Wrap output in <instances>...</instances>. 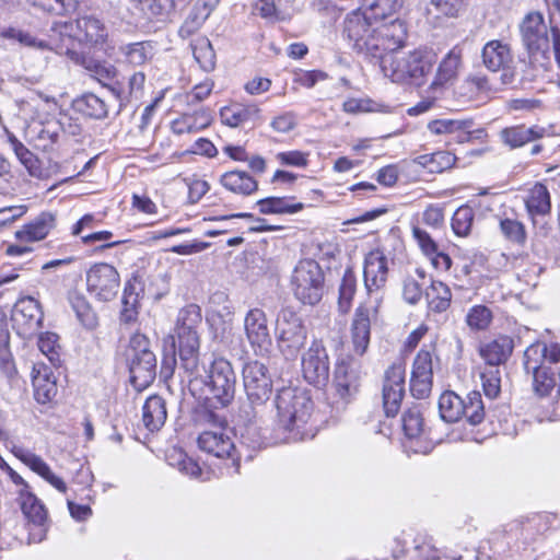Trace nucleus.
Listing matches in <instances>:
<instances>
[{
	"label": "nucleus",
	"mask_w": 560,
	"mask_h": 560,
	"mask_svg": "<svg viewBox=\"0 0 560 560\" xmlns=\"http://www.w3.org/2000/svg\"><path fill=\"white\" fill-rule=\"evenodd\" d=\"M402 0H364L362 9L349 13L343 34L350 46L366 58H382L401 48L407 38L406 23L394 15Z\"/></svg>",
	"instance_id": "nucleus-1"
},
{
	"label": "nucleus",
	"mask_w": 560,
	"mask_h": 560,
	"mask_svg": "<svg viewBox=\"0 0 560 560\" xmlns=\"http://www.w3.org/2000/svg\"><path fill=\"white\" fill-rule=\"evenodd\" d=\"M278 428L282 430L284 442L303 441L313 436L306 425L313 410V401L303 389L281 388L276 396Z\"/></svg>",
	"instance_id": "nucleus-2"
},
{
	"label": "nucleus",
	"mask_w": 560,
	"mask_h": 560,
	"mask_svg": "<svg viewBox=\"0 0 560 560\" xmlns=\"http://www.w3.org/2000/svg\"><path fill=\"white\" fill-rule=\"evenodd\" d=\"M107 37V27L102 20L93 14L52 24L51 43L57 48L58 55L70 56L72 54H80L77 50L78 45H103Z\"/></svg>",
	"instance_id": "nucleus-3"
},
{
	"label": "nucleus",
	"mask_w": 560,
	"mask_h": 560,
	"mask_svg": "<svg viewBox=\"0 0 560 560\" xmlns=\"http://www.w3.org/2000/svg\"><path fill=\"white\" fill-rule=\"evenodd\" d=\"M560 361V346L535 342L524 352V369L533 375V389L539 397L548 396L558 386L560 396V368L552 366Z\"/></svg>",
	"instance_id": "nucleus-4"
},
{
	"label": "nucleus",
	"mask_w": 560,
	"mask_h": 560,
	"mask_svg": "<svg viewBox=\"0 0 560 560\" xmlns=\"http://www.w3.org/2000/svg\"><path fill=\"white\" fill-rule=\"evenodd\" d=\"M386 55L376 59L381 60L384 74L396 83L421 86L438 63V54L427 47L417 48L401 57H387Z\"/></svg>",
	"instance_id": "nucleus-5"
},
{
	"label": "nucleus",
	"mask_w": 560,
	"mask_h": 560,
	"mask_svg": "<svg viewBox=\"0 0 560 560\" xmlns=\"http://www.w3.org/2000/svg\"><path fill=\"white\" fill-rule=\"evenodd\" d=\"M201 320L200 307L190 304L179 311L175 327L180 368L195 377L200 375L198 328Z\"/></svg>",
	"instance_id": "nucleus-6"
},
{
	"label": "nucleus",
	"mask_w": 560,
	"mask_h": 560,
	"mask_svg": "<svg viewBox=\"0 0 560 560\" xmlns=\"http://www.w3.org/2000/svg\"><path fill=\"white\" fill-rule=\"evenodd\" d=\"M243 386L248 404L241 407L238 418L248 425L260 417V408L272 393V380L268 368L259 361L247 362L243 368Z\"/></svg>",
	"instance_id": "nucleus-7"
},
{
	"label": "nucleus",
	"mask_w": 560,
	"mask_h": 560,
	"mask_svg": "<svg viewBox=\"0 0 560 560\" xmlns=\"http://www.w3.org/2000/svg\"><path fill=\"white\" fill-rule=\"evenodd\" d=\"M126 357L130 383L137 390L145 389L156 376V357L151 350L148 337L139 332L132 335Z\"/></svg>",
	"instance_id": "nucleus-8"
},
{
	"label": "nucleus",
	"mask_w": 560,
	"mask_h": 560,
	"mask_svg": "<svg viewBox=\"0 0 560 560\" xmlns=\"http://www.w3.org/2000/svg\"><path fill=\"white\" fill-rule=\"evenodd\" d=\"M383 298L381 295L368 298L361 303L354 314L350 326V340L352 351L358 357H363L370 345L371 327L381 319V306Z\"/></svg>",
	"instance_id": "nucleus-9"
},
{
	"label": "nucleus",
	"mask_w": 560,
	"mask_h": 560,
	"mask_svg": "<svg viewBox=\"0 0 560 560\" xmlns=\"http://www.w3.org/2000/svg\"><path fill=\"white\" fill-rule=\"evenodd\" d=\"M361 363L351 354L337 360L332 373L330 399L337 407L348 405L359 392Z\"/></svg>",
	"instance_id": "nucleus-10"
},
{
	"label": "nucleus",
	"mask_w": 560,
	"mask_h": 560,
	"mask_svg": "<svg viewBox=\"0 0 560 560\" xmlns=\"http://www.w3.org/2000/svg\"><path fill=\"white\" fill-rule=\"evenodd\" d=\"M291 284L299 301L308 305L317 304L324 292V273L318 262L313 259L300 260L293 270Z\"/></svg>",
	"instance_id": "nucleus-11"
},
{
	"label": "nucleus",
	"mask_w": 560,
	"mask_h": 560,
	"mask_svg": "<svg viewBox=\"0 0 560 560\" xmlns=\"http://www.w3.org/2000/svg\"><path fill=\"white\" fill-rule=\"evenodd\" d=\"M276 336L281 354L287 360H295L306 342L307 329L296 313L285 308L278 315Z\"/></svg>",
	"instance_id": "nucleus-12"
},
{
	"label": "nucleus",
	"mask_w": 560,
	"mask_h": 560,
	"mask_svg": "<svg viewBox=\"0 0 560 560\" xmlns=\"http://www.w3.org/2000/svg\"><path fill=\"white\" fill-rule=\"evenodd\" d=\"M205 418L210 423L211 428L199 434L197 440L199 448L219 458H231L232 464L235 466V471L237 472L240 459L235 458L233 455L235 446L228 433L223 419L211 411L206 412Z\"/></svg>",
	"instance_id": "nucleus-13"
},
{
	"label": "nucleus",
	"mask_w": 560,
	"mask_h": 560,
	"mask_svg": "<svg viewBox=\"0 0 560 560\" xmlns=\"http://www.w3.org/2000/svg\"><path fill=\"white\" fill-rule=\"evenodd\" d=\"M236 376L231 363L223 359H215L207 375L206 386L209 388L213 399L219 406H229L235 396Z\"/></svg>",
	"instance_id": "nucleus-14"
},
{
	"label": "nucleus",
	"mask_w": 560,
	"mask_h": 560,
	"mask_svg": "<svg viewBox=\"0 0 560 560\" xmlns=\"http://www.w3.org/2000/svg\"><path fill=\"white\" fill-rule=\"evenodd\" d=\"M301 371L304 380L318 388L327 385L330 361L327 349L320 339H314L301 355Z\"/></svg>",
	"instance_id": "nucleus-15"
},
{
	"label": "nucleus",
	"mask_w": 560,
	"mask_h": 560,
	"mask_svg": "<svg viewBox=\"0 0 560 560\" xmlns=\"http://www.w3.org/2000/svg\"><path fill=\"white\" fill-rule=\"evenodd\" d=\"M120 277L109 264H95L86 272L88 291L100 301L113 300L119 290Z\"/></svg>",
	"instance_id": "nucleus-16"
},
{
	"label": "nucleus",
	"mask_w": 560,
	"mask_h": 560,
	"mask_svg": "<svg viewBox=\"0 0 560 560\" xmlns=\"http://www.w3.org/2000/svg\"><path fill=\"white\" fill-rule=\"evenodd\" d=\"M72 62L81 66L93 79L107 88L115 96H124L125 86L116 81L117 69L107 61H102L83 52L67 56Z\"/></svg>",
	"instance_id": "nucleus-17"
},
{
	"label": "nucleus",
	"mask_w": 560,
	"mask_h": 560,
	"mask_svg": "<svg viewBox=\"0 0 560 560\" xmlns=\"http://www.w3.org/2000/svg\"><path fill=\"white\" fill-rule=\"evenodd\" d=\"M395 560H438L439 552L425 534H405L395 540L393 548Z\"/></svg>",
	"instance_id": "nucleus-18"
},
{
	"label": "nucleus",
	"mask_w": 560,
	"mask_h": 560,
	"mask_svg": "<svg viewBox=\"0 0 560 560\" xmlns=\"http://www.w3.org/2000/svg\"><path fill=\"white\" fill-rule=\"evenodd\" d=\"M246 338L256 354L265 355L271 347L267 315L262 308L252 307L244 317Z\"/></svg>",
	"instance_id": "nucleus-19"
},
{
	"label": "nucleus",
	"mask_w": 560,
	"mask_h": 560,
	"mask_svg": "<svg viewBox=\"0 0 560 560\" xmlns=\"http://www.w3.org/2000/svg\"><path fill=\"white\" fill-rule=\"evenodd\" d=\"M433 385V354L428 349H421L412 363L410 376V393L417 399L430 396Z\"/></svg>",
	"instance_id": "nucleus-20"
},
{
	"label": "nucleus",
	"mask_w": 560,
	"mask_h": 560,
	"mask_svg": "<svg viewBox=\"0 0 560 560\" xmlns=\"http://www.w3.org/2000/svg\"><path fill=\"white\" fill-rule=\"evenodd\" d=\"M522 40L530 55L545 54L549 49L548 27L538 12L528 13L520 26Z\"/></svg>",
	"instance_id": "nucleus-21"
},
{
	"label": "nucleus",
	"mask_w": 560,
	"mask_h": 560,
	"mask_svg": "<svg viewBox=\"0 0 560 560\" xmlns=\"http://www.w3.org/2000/svg\"><path fill=\"white\" fill-rule=\"evenodd\" d=\"M43 319V311L34 298L25 296L15 303L12 320L20 335L30 336L36 332L42 327Z\"/></svg>",
	"instance_id": "nucleus-22"
},
{
	"label": "nucleus",
	"mask_w": 560,
	"mask_h": 560,
	"mask_svg": "<svg viewBox=\"0 0 560 560\" xmlns=\"http://www.w3.org/2000/svg\"><path fill=\"white\" fill-rule=\"evenodd\" d=\"M364 285L369 298L381 294V289L385 287L388 276L387 258L380 249L371 250L364 259Z\"/></svg>",
	"instance_id": "nucleus-23"
},
{
	"label": "nucleus",
	"mask_w": 560,
	"mask_h": 560,
	"mask_svg": "<svg viewBox=\"0 0 560 560\" xmlns=\"http://www.w3.org/2000/svg\"><path fill=\"white\" fill-rule=\"evenodd\" d=\"M463 67V49L454 46L438 63L430 90L436 91L452 84Z\"/></svg>",
	"instance_id": "nucleus-24"
},
{
	"label": "nucleus",
	"mask_w": 560,
	"mask_h": 560,
	"mask_svg": "<svg viewBox=\"0 0 560 560\" xmlns=\"http://www.w3.org/2000/svg\"><path fill=\"white\" fill-rule=\"evenodd\" d=\"M524 202L533 224L544 225L551 212V198L547 187L541 183H536L527 190Z\"/></svg>",
	"instance_id": "nucleus-25"
},
{
	"label": "nucleus",
	"mask_w": 560,
	"mask_h": 560,
	"mask_svg": "<svg viewBox=\"0 0 560 560\" xmlns=\"http://www.w3.org/2000/svg\"><path fill=\"white\" fill-rule=\"evenodd\" d=\"M66 120H70V118L67 116L51 117L34 125L32 131L35 133L33 137L35 147L44 151L54 149L63 138Z\"/></svg>",
	"instance_id": "nucleus-26"
},
{
	"label": "nucleus",
	"mask_w": 560,
	"mask_h": 560,
	"mask_svg": "<svg viewBox=\"0 0 560 560\" xmlns=\"http://www.w3.org/2000/svg\"><path fill=\"white\" fill-rule=\"evenodd\" d=\"M34 397L39 404L50 402L58 393L57 381L45 363H35L32 372Z\"/></svg>",
	"instance_id": "nucleus-27"
},
{
	"label": "nucleus",
	"mask_w": 560,
	"mask_h": 560,
	"mask_svg": "<svg viewBox=\"0 0 560 560\" xmlns=\"http://www.w3.org/2000/svg\"><path fill=\"white\" fill-rule=\"evenodd\" d=\"M13 454L55 489L62 493L67 491L66 482L51 471L49 465L40 456L23 447H15Z\"/></svg>",
	"instance_id": "nucleus-28"
},
{
	"label": "nucleus",
	"mask_w": 560,
	"mask_h": 560,
	"mask_svg": "<svg viewBox=\"0 0 560 560\" xmlns=\"http://www.w3.org/2000/svg\"><path fill=\"white\" fill-rule=\"evenodd\" d=\"M481 58L485 67L492 72L505 71L513 61L509 45L497 39L490 40L483 46Z\"/></svg>",
	"instance_id": "nucleus-29"
},
{
	"label": "nucleus",
	"mask_w": 560,
	"mask_h": 560,
	"mask_svg": "<svg viewBox=\"0 0 560 560\" xmlns=\"http://www.w3.org/2000/svg\"><path fill=\"white\" fill-rule=\"evenodd\" d=\"M56 225V217L54 213L44 211L39 213L33 221L25 224L21 230L15 232V236L20 241L37 242L44 240Z\"/></svg>",
	"instance_id": "nucleus-30"
},
{
	"label": "nucleus",
	"mask_w": 560,
	"mask_h": 560,
	"mask_svg": "<svg viewBox=\"0 0 560 560\" xmlns=\"http://www.w3.org/2000/svg\"><path fill=\"white\" fill-rule=\"evenodd\" d=\"M546 129L539 126L526 127L524 125L508 127L501 130V141L510 147L516 149L525 145L527 142L544 137Z\"/></svg>",
	"instance_id": "nucleus-31"
},
{
	"label": "nucleus",
	"mask_w": 560,
	"mask_h": 560,
	"mask_svg": "<svg viewBox=\"0 0 560 560\" xmlns=\"http://www.w3.org/2000/svg\"><path fill=\"white\" fill-rule=\"evenodd\" d=\"M166 418L165 400L159 395L148 397L142 407L144 427L151 432L159 431L164 425Z\"/></svg>",
	"instance_id": "nucleus-32"
},
{
	"label": "nucleus",
	"mask_w": 560,
	"mask_h": 560,
	"mask_svg": "<svg viewBox=\"0 0 560 560\" xmlns=\"http://www.w3.org/2000/svg\"><path fill=\"white\" fill-rule=\"evenodd\" d=\"M472 120L436 119L428 124V129L434 135H454L458 142L469 139Z\"/></svg>",
	"instance_id": "nucleus-33"
},
{
	"label": "nucleus",
	"mask_w": 560,
	"mask_h": 560,
	"mask_svg": "<svg viewBox=\"0 0 560 560\" xmlns=\"http://www.w3.org/2000/svg\"><path fill=\"white\" fill-rule=\"evenodd\" d=\"M512 350V341L508 338H500L482 343L479 347V354L489 368H498L508 360Z\"/></svg>",
	"instance_id": "nucleus-34"
},
{
	"label": "nucleus",
	"mask_w": 560,
	"mask_h": 560,
	"mask_svg": "<svg viewBox=\"0 0 560 560\" xmlns=\"http://www.w3.org/2000/svg\"><path fill=\"white\" fill-rule=\"evenodd\" d=\"M259 107L255 104H233L220 110L221 121L229 127H240L258 118Z\"/></svg>",
	"instance_id": "nucleus-35"
},
{
	"label": "nucleus",
	"mask_w": 560,
	"mask_h": 560,
	"mask_svg": "<svg viewBox=\"0 0 560 560\" xmlns=\"http://www.w3.org/2000/svg\"><path fill=\"white\" fill-rule=\"evenodd\" d=\"M20 497L22 512L33 525L39 528V540H42L43 533L45 532L43 527L47 521V511L32 492L21 490Z\"/></svg>",
	"instance_id": "nucleus-36"
},
{
	"label": "nucleus",
	"mask_w": 560,
	"mask_h": 560,
	"mask_svg": "<svg viewBox=\"0 0 560 560\" xmlns=\"http://www.w3.org/2000/svg\"><path fill=\"white\" fill-rule=\"evenodd\" d=\"M220 183L225 189L242 196H249L258 189V182L248 173L242 171L224 173Z\"/></svg>",
	"instance_id": "nucleus-37"
},
{
	"label": "nucleus",
	"mask_w": 560,
	"mask_h": 560,
	"mask_svg": "<svg viewBox=\"0 0 560 560\" xmlns=\"http://www.w3.org/2000/svg\"><path fill=\"white\" fill-rule=\"evenodd\" d=\"M2 36L7 39L18 42L19 44L38 49V50H52L57 54V48L52 45V27L49 31L47 39H39L27 31L9 27L2 32Z\"/></svg>",
	"instance_id": "nucleus-38"
},
{
	"label": "nucleus",
	"mask_w": 560,
	"mask_h": 560,
	"mask_svg": "<svg viewBox=\"0 0 560 560\" xmlns=\"http://www.w3.org/2000/svg\"><path fill=\"white\" fill-rule=\"evenodd\" d=\"M7 140L20 163L27 170L31 176L38 177L42 174L40 162L12 132L7 130Z\"/></svg>",
	"instance_id": "nucleus-39"
},
{
	"label": "nucleus",
	"mask_w": 560,
	"mask_h": 560,
	"mask_svg": "<svg viewBox=\"0 0 560 560\" xmlns=\"http://www.w3.org/2000/svg\"><path fill=\"white\" fill-rule=\"evenodd\" d=\"M293 197H268L257 202L259 211L264 214H293L304 209L302 202H292Z\"/></svg>",
	"instance_id": "nucleus-40"
},
{
	"label": "nucleus",
	"mask_w": 560,
	"mask_h": 560,
	"mask_svg": "<svg viewBox=\"0 0 560 560\" xmlns=\"http://www.w3.org/2000/svg\"><path fill=\"white\" fill-rule=\"evenodd\" d=\"M439 410L445 422H456L465 413L464 399L454 392H445L440 396Z\"/></svg>",
	"instance_id": "nucleus-41"
},
{
	"label": "nucleus",
	"mask_w": 560,
	"mask_h": 560,
	"mask_svg": "<svg viewBox=\"0 0 560 560\" xmlns=\"http://www.w3.org/2000/svg\"><path fill=\"white\" fill-rule=\"evenodd\" d=\"M429 308L435 313H443L451 306L452 292L442 281H432L427 291Z\"/></svg>",
	"instance_id": "nucleus-42"
},
{
	"label": "nucleus",
	"mask_w": 560,
	"mask_h": 560,
	"mask_svg": "<svg viewBox=\"0 0 560 560\" xmlns=\"http://www.w3.org/2000/svg\"><path fill=\"white\" fill-rule=\"evenodd\" d=\"M125 61L133 67H140L150 61L153 57V45L151 42H138L125 45L120 48Z\"/></svg>",
	"instance_id": "nucleus-43"
},
{
	"label": "nucleus",
	"mask_w": 560,
	"mask_h": 560,
	"mask_svg": "<svg viewBox=\"0 0 560 560\" xmlns=\"http://www.w3.org/2000/svg\"><path fill=\"white\" fill-rule=\"evenodd\" d=\"M77 109L83 115L103 119L108 114V106L105 101L94 93H86L75 101Z\"/></svg>",
	"instance_id": "nucleus-44"
},
{
	"label": "nucleus",
	"mask_w": 560,
	"mask_h": 560,
	"mask_svg": "<svg viewBox=\"0 0 560 560\" xmlns=\"http://www.w3.org/2000/svg\"><path fill=\"white\" fill-rule=\"evenodd\" d=\"M195 60L206 71H212L215 67V54L207 37H198L191 44Z\"/></svg>",
	"instance_id": "nucleus-45"
},
{
	"label": "nucleus",
	"mask_w": 560,
	"mask_h": 560,
	"mask_svg": "<svg viewBox=\"0 0 560 560\" xmlns=\"http://www.w3.org/2000/svg\"><path fill=\"white\" fill-rule=\"evenodd\" d=\"M417 161L430 173H442L455 164L456 156L447 151H436L431 154L420 155Z\"/></svg>",
	"instance_id": "nucleus-46"
},
{
	"label": "nucleus",
	"mask_w": 560,
	"mask_h": 560,
	"mask_svg": "<svg viewBox=\"0 0 560 560\" xmlns=\"http://www.w3.org/2000/svg\"><path fill=\"white\" fill-rule=\"evenodd\" d=\"M58 340V335L47 331L40 334L37 341L39 351L48 359L54 368H58L61 364V347Z\"/></svg>",
	"instance_id": "nucleus-47"
},
{
	"label": "nucleus",
	"mask_w": 560,
	"mask_h": 560,
	"mask_svg": "<svg viewBox=\"0 0 560 560\" xmlns=\"http://www.w3.org/2000/svg\"><path fill=\"white\" fill-rule=\"evenodd\" d=\"M259 13L265 19L287 20L291 16L290 9L295 0H259Z\"/></svg>",
	"instance_id": "nucleus-48"
},
{
	"label": "nucleus",
	"mask_w": 560,
	"mask_h": 560,
	"mask_svg": "<svg viewBox=\"0 0 560 560\" xmlns=\"http://www.w3.org/2000/svg\"><path fill=\"white\" fill-rule=\"evenodd\" d=\"M70 303L77 318L85 328L93 329L97 326V316L84 296L73 294L70 296Z\"/></svg>",
	"instance_id": "nucleus-49"
},
{
	"label": "nucleus",
	"mask_w": 560,
	"mask_h": 560,
	"mask_svg": "<svg viewBox=\"0 0 560 560\" xmlns=\"http://www.w3.org/2000/svg\"><path fill=\"white\" fill-rule=\"evenodd\" d=\"M475 218V211L469 206L459 207L452 218V230L460 237H465L470 233Z\"/></svg>",
	"instance_id": "nucleus-50"
},
{
	"label": "nucleus",
	"mask_w": 560,
	"mask_h": 560,
	"mask_svg": "<svg viewBox=\"0 0 560 560\" xmlns=\"http://www.w3.org/2000/svg\"><path fill=\"white\" fill-rule=\"evenodd\" d=\"M357 290V279L351 270H347L341 279L339 287V308L347 313L351 306Z\"/></svg>",
	"instance_id": "nucleus-51"
},
{
	"label": "nucleus",
	"mask_w": 560,
	"mask_h": 560,
	"mask_svg": "<svg viewBox=\"0 0 560 560\" xmlns=\"http://www.w3.org/2000/svg\"><path fill=\"white\" fill-rule=\"evenodd\" d=\"M465 404V413L463 417H466L470 424H479L485 418V407L481 399V394L479 392H470L466 399Z\"/></svg>",
	"instance_id": "nucleus-52"
},
{
	"label": "nucleus",
	"mask_w": 560,
	"mask_h": 560,
	"mask_svg": "<svg viewBox=\"0 0 560 560\" xmlns=\"http://www.w3.org/2000/svg\"><path fill=\"white\" fill-rule=\"evenodd\" d=\"M402 430L405 435L410 440L421 435L423 431V418L418 407L409 408L404 412Z\"/></svg>",
	"instance_id": "nucleus-53"
},
{
	"label": "nucleus",
	"mask_w": 560,
	"mask_h": 560,
	"mask_svg": "<svg viewBox=\"0 0 560 560\" xmlns=\"http://www.w3.org/2000/svg\"><path fill=\"white\" fill-rule=\"evenodd\" d=\"M492 320V312L485 305L472 306L466 315V324L472 330H485Z\"/></svg>",
	"instance_id": "nucleus-54"
},
{
	"label": "nucleus",
	"mask_w": 560,
	"mask_h": 560,
	"mask_svg": "<svg viewBox=\"0 0 560 560\" xmlns=\"http://www.w3.org/2000/svg\"><path fill=\"white\" fill-rule=\"evenodd\" d=\"M34 9L52 14H63L74 8V0H26Z\"/></svg>",
	"instance_id": "nucleus-55"
},
{
	"label": "nucleus",
	"mask_w": 560,
	"mask_h": 560,
	"mask_svg": "<svg viewBox=\"0 0 560 560\" xmlns=\"http://www.w3.org/2000/svg\"><path fill=\"white\" fill-rule=\"evenodd\" d=\"M480 380L485 395L495 398L501 389V376L499 368H488L480 372Z\"/></svg>",
	"instance_id": "nucleus-56"
},
{
	"label": "nucleus",
	"mask_w": 560,
	"mask_h": 560,
	"mask_svg": "<svg viewBox=\"0 0 560 560\" xmlns=\"http://www.w3.org/2000/svg\"><path fill=\"white\" fill-rule=\"evenodd\" d=\"M209 16L206 15V12H201L197 8H192L188 16L185 19L184 23L178 30V35L182 38H188L192 34H195L206 22Z\"/></svg>",
	"instance_id": "nucleus-57"
},
{
	"label": "nucleus",
	"mask_w": 560,
	"mask_h": 560,
	"mask_svg": "<svg viewBox=\"0 0 560 560\" xmlns=\"http://www.w3.org/2000/svg\"><path fill=\"white\" fill-rule=\"evenodd\" d=\"M176 455H177V462L171 463V464L177 466L179 471H182L183 474H185L194 479H199V480L207 479V477H203V476L208 475V472H205L195 459H192L191 457H188L186 454L180 453V452H178Z\"/></svg>",
	"instance_id": "nucleus-58"
},
{
	"label": "nucleus",
	"mask_w": 560,
	"mask_h": 560,
	"mask_svg": "<svg viewBox=\"0 0 560 560\" xmlns=\"http://www.w3.org/2000/svg\"><path fill=\"white\" fill-rule=\"evenodd\" d=\"M460 90L465 91V95L468 98H475L480 93L488 92L490 90L489 80L483 74L469 75L462 84Z\"/></svg>",
	"instance_id": "nucleus-59"
},
{
	"label": "nucleus",
	"mask_w": 560,
	"mask_h": 560,
	"mask_svg": "<svg viewBox=\"0 0 560 560\" xmlns=\"http://www.w3.org/2000/svg\"><path fill=\"white\" fill-rule=\"evenodd\" d=\"M406 371L402 364H393L385 372L383 389H405Z\"/></svg>",
	"instance_id": "nucleus-60"
},
{
	"label": "nucleus",
	"mask_w": 560,
	"mask_h": 560,
	"mask_svg": "<svg viewBox=\"0 0 560 560\" xmlns=\"http://www.w3.org/2000/svg\"><path fill=\"white\" fill-rule=\"evenodd\" d=\"M411 230L412 236L417 242L422 254L424 256L434 254L439 246L436 242L433 240V237L430 235V233H428L424 229L420 228L419 225H413Z\"/></svg>",
	"instance_id": "nucleus-61"
},
{
	"label": "nucleus",
	"mask_w": 560,
	"mask_h": 560,
	"mask_svg": "<svg viewBox=\"0 0 560 560\" xmlns=\"http://www.w3.org/2000/svg\"><path fill=\"white\" fill-rule=\"evenodd\" d=\"M500 229L503 235L515 243H523L526 238L524 225L512 219H505L500 222Z\"/></svg>",
	"instance_id": "nucleus-62"
},
{
	"label": "nucleus",
	"mask_w": 560,
	"mask_h": 560,
	"mask_svg": "<svg viewBox=\"0 0 560 560\" xmlns=\"http://www.w3.org/2000/svg\"><path fill=\"white\" fill-rule=\"evenodd\" d=\"M145 82V74L142 71H137L132 75H130L128 80V88H125V94L124 96H115L120 104L124 102H128L130 97L136 96L138 97L144 86Z\"/></svg>",
	"instance_id": "nucleus-63"
},
{
	"label": "nucleus",
	"mask_w": 560,
	"mask_h": 560,
	"mask_svg": "<svg viewBox=\"0 0 560 560\" xmlns=\"http://www.w3.org/2000/svg\"><path fill=\"white\" fill-rule=\"evenodd\" d=\"M404 395H405V389H399V390L383 389V405H384V410L388 417H394L397 415V412L400 408V404L404 398Z\"/></svg>",
	"instance_id": "nucleus-64"
}]
</instances>
